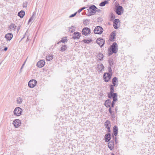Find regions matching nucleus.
Instances as JSON below:
<instances>
[{"mask_svg":"<svg viewBox=\"0 0 155 155\" xmlns=\"http://www.w3.org/2000/svg\"><path fill=\"white\" fill-rule=\"evenodd\" d=\"M66 45H62L60 48V51L63 52L66 50Z\"/></svg>","mask_w":155,"mask_h":155,"instance_id":"bb28decb","label":"nucleus"},{"mask_svg":"<svg viewBox=\"0 0 155 155\" xmlns=\"http://www.w3.org/2000/svg\"><path fill=\"white\" fill-rule=\"evenodd\" d=\"M81 33L78 32H74L73 34L72 38L73 39H79L81 36Z\"/></svg>","mask_w":155,"mask_h":155,"instance_id":"2eb2a0df","label":"nucleus"},{"mask_svg":"<svg viewBox=\"0 0 155 155\" xmlns=\"http://www.w3.org/2000/svg\"><path fill=\"white\" fill-rule=\"evenodd\" d=\"M53 58V55H49L47 57L46 59L47 61H50Z\"/></svg>","mask_w":155,"mask_h":155,"instance_id":"2f4dec72","label":"nucleus"},{"mask_svg":"<svg viewBox=\"0 0 155 155\" xmlns=\"http://www.w3.org/2000/svg\"><path fill=\"white\" fill-rule=\"evenodd\" d=\"M113 132L114 135L116 136L117 135L118 133V128L117 126H114L113 128Z\"/></svg>","mask_w":155,"mask_h":155,"instance_id":"6ab92c4d","label":"nucleus"},{"mask_svg":"<svg viewBox=\"0 0 155 155\" xmlns=\"http://www.w3.org/2000/svg\"><path fill=\"white\" fill-rule=\"evenodd\" d=\"M104 125L106 127V128H110V122L108 120H107L105 122Z\"/></svg>","mask_w":155,"mask_h":155,"instance_id":"b1692460","label":"nucleus"},{"mask_svg":"<svg viewBox=\"0 0 155 155\" xmlns=\"http://www.w3.org/2000/svg\"><path fill=\"white\" fill-rule=\"evenodd\" d=\"M45 64V61L44 60H41L38 62L37 66L38 67L41 68L43 67Z\"/></svg>","mask_w":155,"mask_h":155,"instance_id":"4468645a","label":"nucleus"},{"mask_svg":"<svg viewBox=\"0 0 155 155\" xmlns=\"http://www.w3.org/2000/svg\"><path fill=\"white\" fill-rule=\"evenodd\" d=\"M118 82V79L116 77H114L112 79V83L113 85H114V87H117L118 85L117 84Z\"/></svg>","mask_w":155,"mask_h":155,"instance_id":"a211bd4d","label":"nucleus"},{"mask_svg":"<svg viewBox=\"0 0 155 155\" xmlns=\"http://www.w3.org/2000/svg\"><path fill=\"white\" fill-rule=\"evenodd\" d=\"M114 85L111 84L110 86V92L108 93L107 97L110 99L112 97H117V94L116 93H114Z\"/></svg>","mask_w":155,"mask_h":155,"instance_id":"f03ea898","label":"nucleus"},{"mask_svg":"<svg viewBox=\"0 0 155 155\" xmlns=\"http://www.w3.org/2000/svg\"><path fill=\"white\" fill-rule=\"evenodd\" d=\"M19 29H20V27H19V26H18V28H17V31H19Z\"/></svg>","mask_w":155,"mask_h":155,"instance_id":"603ef678","label":"nucleus"},{"mask_svg":"<svg viewBox=\"0 0 155 155\" xmlns=\"http://www.w3.org/2000/svg\"><path fill=\"white\" fill-rule=\"evenodd\" d=\"M108 62L110 67H111L113 66L114 61L112 59H109L108 60Z\"/></svg>","mask_w":155,"mask_h":155,"instance_id":"a878e982","label":"nucleus"},{"mask_svg":"<svg viewBox=\"0 0 155 155\" xmlns=\"http://www.w3.org/2000/svg\"><path fill=\"white\" fill-rule=\"evenodd\" d=\"M77 13V12H76L75 13H74V14L71 15L69 16V18H72V17H73L75 16L76 15Z\"/></svg>","mask_w":155,"mask_h":155,"instance_id":"ea45409f","label":"nucleus"},{"mask_svg":"<svg viewBox=\"0 0 155 155\" xmlns=\"http://www.w3.org/2000/svg\"><path fill=\"white\" fill-rule=\"evenodd\" d=\"M111 18H115V16L113 14H112L111 15Z\"/></svg>","mask_w":155,"mask_h":155,"instance_id":"49530a36","label":"nucleus"},{"mask_svg":"<svg viewBox=\"0 0 155 155\" xmlns=\"http://www.w3.org/2000/svg\"><path fill=\"white\" fill-rule=\"evenodd\" d=\"M67 37H63L62 38L61 40L60 41L61 42L63 43H64L65 42H66L67 41Z\"/></svg>","mask_w":155,"mask_h":155,"instance_id":"473e14b6","label":"nucleus"},{"mask_svg":"<svg viewBox=\"0 0 155 155\" xmlns=\"http://www.w3.org/2000/svg\"><path fill=\"white\" fill-rule=\"evenodd\" d=\"M8 49V48L7 47H5L4 49V50L5 51H7Z\"/></svg>","mask_w":155,"mask_h":155,"instance_id":"de8ad7c7","label":"nucleus"},{"mask_svg":"<svg viewBox=\"0 0 155 155\" xmlns=\"http://www.w3.org/2000/svg\"><path fill=\"white\" fill-rule=\"evenodd\" d=\"M108 3V1H105L104 2H101L99 5L100 6H104L106 4Z\"/></svg>","mask_w":155,"mask_h":155,"instance_id":"7c9ffc66","label":"nucleus"},{"mask_svg":"<svg viewBox=\"0 0 155 155\" xmlns=\"http://www.w3.org/2000/svg\"><path fill=\"white\" fill-rule=\"evenodd\" d=\"M75 29H73V30L72 29V30H71V32H73L74 31H75Z\"/></svg>","mask_w":155,"mask_h":155,"instance_id":"3c124183","label":"nucleus"},{"mask_svg":"<svg viewBox=\"0 0 155 155\" xmlns=\"http://www.w3.org/2000/svg\"><path fill=\"white\" fill-rule=\"evenodd\" d=\"M115 11L116 13L118 15H121L124 12V9L122 6L118 5H117L115 6Z\"/></svg>","mask_w":155,"mask_h":155,"instance_id":"20e7f679","label":"nucleus"},{"mask_svg":"<svg viewBox=\"0 0 155 155\" xmlns=\"http://www.w3.org/2000/svg\"><path fill=\"white\" fill-rule=\"evenodd\" d=\"M109 73V74H111V75L112 74V70L110 67H109L108 68Z\"/></svg>","mask_w":155,"mask_h":155,"instance_id":"c9c22d12","label":"nucleus"},{"mask_svg":"<svg viewBox=\"0 0 155 155\" xmlns=\"http://www.w3.org/2000/svg\"><path fill=\"white\" fill-rule=\"evenodd\" d=\"M111 100L110 99H107L105 101L104 104H111Z\"/></svg>","mask_w":155,"mask_h":155,"instance_id":"72a5a7b5","label":"nucleus"},{"mask_svg":"<svg viewBox=\"0 0 155 155\" xmlns=\"http://www.w3.org/2000/svg\"><path fill=\"white\" fill-rule=\"evenodd\" d=\"M25 14V11L23 10H21L18 12V15L21 18H22L23 17Z\"/></svg>","mask_w":155,"mask_h":155,"instance_id":"412c9836","label":"nucleus"},{"mask_svg":"<svg viewBox=\"0 0 155 155\" xmlns=\"http://www.w3.org/2000/svg\"><path fill=\"white\" fill-rule=\"evenodd\" d=\"M90 29L87 27L84 28L82 30V33L85 35H87L88 34L90 33Z\"/></svg>","mask_w":155,"mask_h":155,"instance_id":"9d476101","label":"nucleus"},{"mask_svg":"<svg viewBox=\"0 0 155 155\" xmlns=\"http://www.w3.org/2000/svg\"><path fill=\"white\" fill-rule=\"evenodd\" d=\"M106 106V107H109V108L110 107H110V104H104Z\"/></svg>","mask_w":155,"mask_h":155,"instance_id":"79ce46f5","label":"nucleus"},{"mask_svg":"<svg viewBox=\"0 0 155 155\" xmlns=\"http://www.w3.org/2000/svg\"><path fill=\"white\" fill-rule=\"evenodd\" d=\"M61 42V41H58V43H57V44H59V43H60Z\"/></svg>","mask_w":155,"mask_h":155,"instance_id":"864d4df0","label":"nucleus"},{"mask_svg":"<svg viewBox=\"0 0 155 155\" xmlns=\"http://www.w3.org/2000/svg\"><path fill=\"white\" fill-rule=\"evenodd\" d=\"M22 68H23V66H22L21 67V69Z\"/></svg>","mask_w":155,"mask_h":155,"instance_id":"13d9d810","label":"nucleus"},{"mask_svg":"<svg viewBox=\"0 0 155 155\" xmlns=\"http://www.w3.org/2000/svg\"><path fill=\"white\" fill-rule=\"evenodd\" d=\"M97 12H100V10H97Z\"/></svg>","mask_w":155,"mask_h":155,"instance_id":"4d7b16f0","label":"nucleus"},{"mask_svg":"<svg viewBox=\"0 0 155 155\" xmlns=\"http://www.w3.org/2000/svg\"><path fill=\"white\" fill-rule=\"evenodd\" d=\"M13 35L11 33H9L6 35L5 38L7 41H10L13 37Z\"/></svg>","mask_w":155,"mask_h":155,"instance_id":"dca6fc26","label":"nucleus"},{"mask_svg":"<svg viewBox=\"0 0 155 155\" xmlns=\"http://www.w3.org/2000/svg\"><path fill=\"white\" fill-rule=\"evenodd\" d=\"M116 35V33L115 31H113L110 35V40L111 41H114V39L115 38V37Z\"/></svg>","mask_w":155,"mask_h":155,"instance_id":"4be33fe9","label":"nucleus"},{"mask_svg":"<svg viewBox=\"0 0 155 155\" xmlns=\"http://www.w3.org/2000/svg\"><path fill=\"white\" fill-rule=\"evenodd\" d=\"M98 70L100 71H102L104 68V66H103L102 64H98L97 65Z\"/></svg>","mask_w":155,"mask_h":155,"instance_id":"393cba45","label":"nucleus"},{"mask_svg":"<svg viewBox=\"0 0 155 155\" xmlns=\"http://www.w3.org/2000/svg\"><path fill=\"white\" fill-rule=\"evenodd\" d=\"M22 110L20 107H17L14 110V114L15 115L18 116H20L22 113Z\"/></svg>","mask_w":155,"mask_h":155,"instance_id":"423d86ee","label":"nucleus"},{"mask_svg":"<svg viewBox=\"0 0 155 155\" xmlns=\"http://www.w3.org/2000/svg\"><path fill=\"white\" fill-rule=\"evenodd\" d=\"M73 29H75V27L74 26H72H72H71V28H69V30L70 31H71V30H70V29H72V30H73Z\"/></svg>","mask_w":155,"mask_h":155,"instance_id":"37998d69","label":"nucleus"},{"mask_svg":"<svg viewBox=\"0 0 155 155\" xmlns=\"http://www.w3.org/2000/svg\"><path fill=\"white\" fill-rule=\"evenodd\" d=\"M96 42L99 45L102 47L104 46L105 41L102 38H99L97 39Z\"/></svg>","mask_w":155,"mask_h":155,"instance_id":"1a4fd4ad","label":"nucleus"},{"mask_svg":"<svg viewBox=\"0 0 155 155\" xmlns=\"http://www.w3.org/2000/svg\"><path fill=\"white\" fill-rule=\"evenodd\" d=\"M91 41H92V40H88L84 39V40H83L84 42L85 43H89Z\"/></svg>","mask_w":155,"mask_h":155,"instance_id":"f704fd0d","label":"nucleus"},{"mask_svg":"<svg viewBox=\"0 0 155 155\" xmlns=\"http://www.w3.org/2000/svg\"><path fill=\"white\" fill-rule=\"evenodd\" d=\"M103 31V29L102 27L100 26H96L94 28V32L96 34H101Z\"/></svg>","mask_w":155,"mask_h":155,"instance_id":"39448f33","label":"nucleus"},{"mask_svg":"<svg viewBox=\"0 0 155 155\" xmlns=\"http://www.w3.org/2000/svg\"><path fill=\"white\" fill-rule=\"evenodd\" d=\"M17 101L18 104H21L22 102V99L21 97H18L17 99Z\"/></svg>","mask_w":155,"mask_h":155,"instance_id":"c756f323","label":"nucleus"},{"mask_svg":"<svg viewBox=\"0 0 155 155\" xmlns=\"http://www.w3.org/2000/svg\"><path fill=\"white\" fill-rule=\"evenodd\" d=\"M111 115L112 118H113V119H114L115 118V116L114 113L111 114Z\"/></svg>","mask_w":155,"mask_h":155,"instance_id":"c03bdc74","label":"nucleus"},{"mask_svg":"<svg viewBox=\"0 0 155 155\" xmlns=\"http://www.w3.org/2000/svg\"><path fill=\"white\" fill-rule=\"evenodd\" d=\"M17 26L14 24H11L9 27V28L10 30L15 31L16 29Z\"/></svg>","mask_w":155,"mask_h":155,"instance_id":"aec40b11","label":"nucleus"},{"mask_svg":"<svg viewBox=\"0 0 155 155\" xmlns=\"http://www.w3.org/2000/svg\"><path fill=\"white\" fill-rule=\"evenodd\" d=\"M24 37H25V36H24V37H23V38L21 39V40H20V41H21V40H22L23 38H24Z\"/></svg>","mask_w":155,"mask_h":155,"instance_id":"5fc2aeb1","label":"nucleus"},{"mask_svg":"<svg viewBox=\"0 0 155 155\" xmlns=\"http://www.w3.org/2000/svg\"><path fill=\"white\" fill-rule=\"evenodd\" d=\"M120 22V20L118 19H116L114 20L113 23V25L114 28L115 29H117L118 28V24Z\"/></svg>","mask_w":155,"mask_h":155,"instance_id":"f8f14e48","label":"nucleus"},{"mask_svg":"<svg viewBox=\"0 0 155 155\" xmlns=\"http://www.w3.org/2000/svg\"><path fill=\"white\" fill-rule=\"evenodd\" d=\"M25 61L24 63L23 64H22V66H23L24 65V64H25Z\"/></svg>","mask_w":155,"mask_h":155,"instance_id":"6e6d98bb","label":"nucleus"},{"mask_svg":"<svg viewBox=\"0 0 155 155\" xmlns=\"http://www.w3.org/2000/svg\"><path fill=\"white\" fill-rule=\"evenodd\" d=\"M97 8L94 5H91L87 9L88 15L91 16L94 15L96 12Z\"/></svg>","mask_w":155,"mask_h":155,"instance_id":"7ed1b4c3","label":"nucleus"},{"mask_svg":"<svg viewBox=\"0 0 155 155\" xmlns=\"http://www.w3.org/2000/svg\"><path fill=\"white\" fill-rule=\"evenodd\" d=\"M85 8V7H83L82 8H81L80 9H79L78 11L77 12L80 13L81 11H82Z\"/></svg>","mask_w":155,"mask_h":155,"instance_id":"4c0bfd02","label":"nucleus"},{"mask_svg":"<svg viewBox=\"0 0 155 155\" xmlns=\"http://www.w3.org/2000/svg\"><path fill=\"white\" fill-rule=\"evenodd\" d=\"M114 140H111L108 143V146L110 150L114 149Z\"/></svg>","mask_w":155,"mask_h":155,"instance_id":"ddd939ff","label":"nucleus"},{"mask_svg":"<svg viewBox=\"0 0 155 155\" xmlns=\"http://www.w3.org/2000/svg\"><path fill=\"white\" fill-rule=\"evenodd\" d=\"M112 75L108 73H105L103 75V78L104 79L105 82H108L111 78Z\"/></svg>","mask_w":155,"mask_h":155,"instance_id":"0eeeda50","label":"nucleus"},{"mask_svg":"<svg viewBox=\"0 0 155 155\" xmlns=\"http://www.w3.org/2000/svg\"><path fill=\"white\" fill-rule=\"evenodd\" d=\"M114 138V140H115V141L116 142V143H117V137H115Z\"/></svg>","mask_w":155,"mask_h":155,"instance_id":"8fccbe9b","label":"nucleus"},{"mask_svg":"<svg viewBox=\"0 0 155 155\" xmlns=\"http://www.w3.org/2000/svg\"><path fill=\"white\" fill-rule=\"evenodd\" d=\"M118 51L117 45L116 42H114L110 46L108 49V54L109 56L111 55L113 53H116Z\"/></svg>","mask_w":155,"mask_h":155,"instance_id":"f257e3e1","label":"nucleus"},{"mask_svg":"<svg viewBox=\"0 0 155 155\" xmlns=\"http://www.w3.org/2000/svg\"><path fill=\"white\" fill-rule=\"evenodd\" d=\"M108 130H107V132L108 133H110V128H107Z\"/></svg>","mask_w":155,"mask_h":155,"instance_id":"a18cd8bd","label":"nucleus"},{"mask_svg":"<svg viewBox=\"0 0 155 155\" xmlns=\"http://www.w3.org/2000/svg\"><path fill=\"white\" fill-rule=\"evenodd\" d=\"M97 58L100 60H102L103 58V54L101 53H99L97 55Z\"/></svg>","mask_w":155,"mask_h":155,"instance_id":"c85d7f7f","label":"nucleus"},{"mask_svg":"<svg viewBox=\"0 0 155 155\" xmlns=\"http://www.w3.org/2000/svg\"><path fill=\"white\" fill-rule=\"evenodd\" d=\"M37 83V81L36 80L32 79L29 81L28 85L29 87L33 88L35 86Z\"/></svg>","mask_w":155,"mask_h":155,"instance_id":"6e6552de","label":"nucleus"},{"mask_svg":"<svg viewBox=\"0 0 155 155\" xmlns=\"http://www.w3.org/2000/svg\"><path fill=\"white\" fill-rule=\"evenodd\" d=\"M111 134L110 133L107 134H105L104 138L106 142H108L110 141L111 139Z\"/></svg>","mask_w":155,"mask_h":155,"instance_id":"f3484780","label":"nucleus"},{"mask_svg":"<svg viewBox=\"0 0 155 155\" xmlns=\"http://www.w3.org/2000/svg\"><path fill=\"white\" fill-rule=\"evenodd\" d=\"M28 4V2H25L23 4V7L24 8H26L27 7Z\"/></svg>","mask_w":155,"mask_h":155,"instance_id":"e433bc0d","label":"nucleus"},{"mask_svg":"<svg viewBox=\"0 0 155 155\" xmlns=\"http://www.w3.org/2000/svg\"><path fill=\"white\" fill-rule=\"evenodd\" d=\"M34 17H35V15L34 14H33L32 16L30 18V19H29V20H28V24L29 25V23L30 22H32L33 21H34Z\"/></svg>","mask_w":155,"mask_h":155,"instance_id":"cd10ccee","label":"nucleus"},{"mask_svg":"<svg viewBox=\"0 0 155 155\" xmlns=\"http://www.w3.org/2000/svg\"><path fill=\"white\" fill-rule=\"evenodd\" d=\"M115 110V111L116 113H117V107H116Z\"/></svg>","mask_w":155,"mask_h":155,"instance_id":"09e8293b","label":"nucleus"},{"mask_svg":"<svg viewBox=\"0 0 155 155\" xmlns=\"http://www.w3.org/2000/svg\"><path fill=\"white\" fill-rule=\"evenodd\" d=\"M88 22L89 20L87 19H86L85 20H84V21H83V23L84 25H87Z\"/></svg>","mask_w":155,"mask_h":155,"instance_id":"58836bf2","label":"nucleus"},{"mask_svg":"<svg viewBox=\"0 0 155 155\" xmlns=\"http://www.w3.org/2000/svg\"><path fill=\"white\" fill-rule=\"evenodd\" d=\"M112 98H113V101H112L111 104V107L113 108L114 107L115 104V102H116L117 101V97H112Z\"/></svg>","mask_w":155,"mask_h":155,"instance_id":"5701e85b","label":"nucleus"},{"mask_svg":"<svg viewBox=\"0 0 155 155\" xmlns=\"http://www.w3.org/2000/svg\"><path fill=\"white\" fill-rule=\"evenodd\" d=\"M109 112L110 113V114L111 115L112 114L114 113V112H113V111H112L111 107H110V108H109Z\"/></svg>","mask_w":155,"mask_h":155,"instance_id":"a19ab883","label":"nucleus"},{"mask_svg":"<svg viewBox=\"0 0 155 155\" xmlns=\"http://www.w3.org/2000/svg\"><path fill=\"white\" fill-rule=\"evenodd\" d=\"M13 124L15 127H18L20 125L21 122L19 119H15L13 121Z\"/></svg>","mask_w":155,"mask_h":155,"instance_id":"9b49d317","label":"nucleus"}]
</instances>
